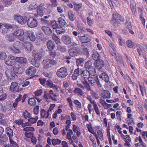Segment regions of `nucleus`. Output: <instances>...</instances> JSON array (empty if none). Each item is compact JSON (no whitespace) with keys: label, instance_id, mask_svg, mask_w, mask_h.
<instances>
[{"label":"nucleus","instance_id":"f257e3e1","mask_svg":"<svg viewBox=\"0 0 147 147\" xmlns=\"http://www.w3.org/2000/svg\"><path fill=\"white\" fill-rule=\"evenodd\" d=\"M56 74L60 78H64L68 74L67 69L65 67H62L57 70Z\"/></svg>","mask_w":147,"mask_h":147},{"label":"nucleus","instance_id":"f03ea898","mask_svg":"<svg viewBox=\"0 0 147 147\" xmlns=\"http://www.w3.org/2000/svg\"><path fill=\"white\" fill-rule=\"evenodd\" d=\"M23 44L20 42L16 41L13 44V49H12L13 53H20V49L23 48Z\"/></svg>","mask_w":147,"mask_h":147},{"label":"nucleus","instance_id":"7ed1b4c3","mask_svg":"<svg viewBox=\"0 0 147 147\" xmlns=\"http://www.w3.org/2000/svg\"><path fill=\"white\" fill-rule=\"evenodd\" d=\"M113 20H115V21L113 25L114 26H116L119 24L120 21L123 22L124 19L123 17L121 16L118 13H114L113 15Z\"/></svg>","mask_w":147,"mask_h":147},{"label":"nucleus","instance_id":"20e7f679","mask_svg":"<svg viewBox=\"0 0 147 147\" xmlns=\"http://www.w3.org/2000/svg\"><path fill=\"white\" fill-rule=\"evenodd\" d=\"M37 20L34 17H30L27 20L28 26L31 28L36 27L38 25Z\"/></svg>","mask_w":147,"mask_h":147},{"label":"nucleus","instance_id":"39448f33","mask_svg":"<svg viewBox=\"0 0 147 147\" xmlns=\"http://www.w3.org/2000/svg\"><path fill=\"white\" fill-rule=\"evenodd\" d=\"M16 58L17 61L20 64L18 65L23 67L28 66L27 61L26 58L23 57H17Z\"/></svg>","mask_w":147,"mask_h":147},{"label":"nucleus","instance_id":"423d86ee","mask_svg":"<svg viewBox=\"0 0 147 147\" xmlns=\"http://www.w3.org/2000/svg\"><path fill=\"white\" fill-rule=\"evenodd\" d=\"M16 62V60L14 57L10 56L5 60V63L8 66H12L14 65Z\"/></svg>","mask_w":147,"mask_h":147},{"label":"nucleus","instance_id":"0eeeda50","mask_svg":"<svg viewBox=\"0 0 147 147\" xmlns=\"http://www.w3.org/2000/svg\"><path fill=\"white\" fill-rule=\"evenodd\" d=\"M103 61L101 60L97 61L96 62L95 64V67L98 70L102 72L103 71V67L104 65Z\"/></svg>","mask_w":147,"mask_h":147},{"label":"nucleus","instance_id":"6e6552de","mask_svg":"<svg viewBox=\"0 0 147 147\" xmlns=\"http://www.w3.org/2000/svg\"><path fill=\"white\" fill-rule=\"evenodd\" d=\"M21 89H19L18 84L16 82L11 83L10 87V90L14 92H18L20 91Z\"/></svg>","mask_w":147,"mask_h":147},{"label":"nucleus","instance_id":"1a4fd4ad","mask_svg":"<svg viewBox=\"0 0 147 147\" xmlns=\"http://www.w3.org/2000/svg\"><path fill=\"white\" fill-rule=\"evenodd\" d=\"M45 4L41 3L37 7V13L40 16H42L44 14Z\"/></svg>","mask_w":147,"mask_h":147},{"label":"nucleus","instance_id":"9d476101","mask_svg":"<svg viewBox=\"0 0 147 147\" xmlns=\"http://www.w3.org/2000/svg\"><path fill=\"white\" fill-rule=\"evenodd\" d=\"M69 52L71 56L75 57L78 54H81L82 53V51H79L76 48H73L69 49Z\"/></svg>","mask_w":147,"mask_h":147},{"label":"nucleus","instance_id":"9b49d317","mask_svg":"<svg viewBox=\"0 0 147 147\" xmlns=\"http://www.w3.org/2000/svg\"><path fill=\"white\" fill-rule=\"evenodd\" d=\"M25 47V50L28 53H29L33 49L34 47L30 42H25L23 45Z\"/></svg>","mask_w":147,"mask_h":147},{"label":"nucleus","instance_id":"f8f14e48","mask_svg":"<svg viewBox=\"0 0 147 147\" xmlns=\"http://www.w3.org/2000/svg\"><path fill=\"white\" fill-rule=\"evenodd\" d=\"M36 71V69L34 67L30 66L26 71V73L28 75L32 76Z\"/></svg>","mask_w":147,"mask_h":147},{"label":"nucleus","instance_id":"ddd939ff","mask_svg":"<svg viewBox=\"0 0 147 147\" xmlns=\"http://www.w3.org/2000/svg\"><path fill=\"white\" fill-rule=\"evenodd\" d=\"M38 119V116H36V117H31L28 119V122L25 123L26 124H28L29 126H31L32 124L35 123Z\"/></svg>","mask_w":147,"mask_h":147},{"label":"nucleus","instance_id":"4468645a","mask_svg":"<svg viewBox=\"0 0 147 147\" xmlns=\"http://www.w3.org/2000/svg\"><path fill=\"white\" fill-rule=\"evenodd\" d=\"M41 29L46 35L49 36H50L51 35L52 31L49 27L45 26H42L41 28Z\"/></svg>","mask_w":147,"mask_h":147},{"label":"nucleus","instance_id":"2eb2a0df","mask_svg":"<svg viewBox=\"0 0 147 147\" xmlns=\"http://www.w3.org/2000/svg\"><path fill=\"white\" fill-rule=\"evenodd\" d=\"M46 45L49 51H52L55 47V44L54 42L51 40H49L47 43Z\"/></svg>","mask_w":147,"mask_h":147},{"label":"nucleus","instance_id":"dca6fc26","mask_svg":"<svg viewBox=\"0 0 147 147\" xmlns=\"http://www.w3.org/2000/svg\"><path fill=\"white\" fill-rule=\"evenodd\" d=\"M62 40L66 45H68L71 43V38L67 35L63 36L62 38Z\"/></svg>","mask_w":147,"mask_h":147},{"label":"nucleus","instance_id":"f3484780","mask_svg":"<svg viewBox=\"0 0 147 147\" xmlns=\"http://www.w3.org/2000/svg\"><path fill=\"white\" fill-rule=\"evenodd\" d=\"M14 18L15 20L21 24H23L24 23V19L20 15H14Z\"/></svg>","mask_w":147,"mask_h":147},{"label":"nucleus","instance_id":"a211bd4d","mask_svg":"<svg viewBox=\"0 0 147 147\" xmlns=\"http://www.w3.org/2000/svg\"><path fill=\"white\" fill-rule=\"evenodd\" d=\"M74 5L75 10L79 13H81L82 9V3H77L75 2L74 3Z\"/></svg>","mask_w":147,"mask_h":147},{"label":"nucleus","instance_id":"6ab92c4d","mask_svg":"<svg viewBox=\"0 0 147 147\" xmlns=\"http://www.w3.org/2000/svg\"><path fill=\"white\" fill-rule=\"evenodd\" d=\"M13 71L16 73L20 74L22 73L23 71L22 67L18 65L17 66L15 65L13 67Z\"/></svg>","mask_w":147,"mask_h":147},{"label":"nucleus","instance_id":"aec40b11","mask_svg":"<svg viewBox=\"0 0 147 147\" xmlns=\"http://www.w3.org/2000/svg\"><path fill=\"white\" fill-rule=\"evenodd\" d=\"M92 53V58L94 60L97 61L100 59V56L96 50H93Z\"/></svg>","mask_w":147,"mask_h":147},{"label":"nucleus","instance_id":"412c9836","mask_svg":"<svg viewBox=\"0 0 147 147\" xmlns=\"http://www.w3.org/2000/svg\"><path fill=\"white\" fill-rule=\"evenodd\" d=\"M14 36H17L19 38L24 35V31L22 30H18L13 33Z\"/></svg>","mask_w":147,"mask_h":147},{"label":"nucleus","instance_id":"4be33fe9","mask_svg":"<svg viewBox=\"0 0 147 147\" xmlns=\"http://www.w3.org/2000/svg\"><path fill=\"white\" fill-rule=\"evenodd\" d=\"M43 64L44 68H48L52 67L49 61V59H45L43 60Z\"/></svg>","mask_w":147,"mask_h":147},{"label":"nucleus","instance_id":"5701e85b","mask_svg":"<svg viewBox=\"0 0 147 147\" xmlns=\"http://www.w3.org/2000/svg\"><path fill=\"white\" fill-rule=\"evenodd\" d=\"M91 37L87 34H86L83 36V46L85 45L86 44H88L91 40Z\"/></svg>","mask_w":147,"mask_h":147},{"label":"nucleus","instance_id":"b1692460","mask_svg":"<svg viewBox=\"0 0 147 147\" xmlns=\"http://www.w3.org/2000/svg\"><path fill=\"white\" fill-rule=\"evenodd\" d=\"M58 22L59 23V25L61 27H64L66 24L65 20L63 18L61 17L59 18L58 19Z\"/></svg>","mask_w":147,"mask_h":147},{"label":"nucleus","instance_id":"393cba45","mask_svg":"<svg viewBox=\"0 0 147 147\" xmlns=\"http://www.w3.org/2000/svg\"><path fill=\"white\" fill-rule=\"evenodd\" d=\"M99 78H102L103 80L106 82H108L109 81V77L107 74L105 72H103L99 76Z\"/></svg>","mask_w":147,"mask_h":147},{"label":"nucleus","instance_id":"a878e982","mask_svg":"<svg viewBox=\"0 0 147 147\" xmlns=\"http://www.w3.org/2000/svg\"><path fill=\"white\" fill-rule=\"evenodd\" d=\"M13 33H10L6 35L5 38L6 40L10 42H13L14 40Z\"/></svg>","mask_w":147,"mask_h":147},{"label":"nucleus","instance_id":"bb28decb","mask_svg":"<svg viewBox=\"0 0 147 147\" xmlns=\"http://www.w3.org/2000/svg\"><path fill=\"white\" fill-rule=\"evenodd\" d=\"M110 93L107 90H104L102 91V96L104 98H109L110 97Z\"/></svg>","mask_w":147,"mask_h":147},{"label":"nucleus","instance_id":"cd10ccee","mask_svg":"<svg viewBox=\"0 0 147 147\" xmlns=\"http://www.w3.org/2000/svg\"><path fill=\"white\" fill-rule=\"evenodd\" d=\"M79 68L78 69H75L74 71L72 76V79L74 80H76L78 76L79 75Z\"/></svg>","mask_w":147,"mask_h":147},{"label":"nucleus","instance_id":"c85d7f7f","mask_svg":"<svg viewBox=\"0 0 147 147\" xmlns=\"http://www.w3.org/2000/svg\"><path fill=\"white\" fill-rule=\"evenodd\" d=\"M12 73L10 69H7L6 70L5 74L8 79H12Z\"/></svg>","mask_w":147,"mask_h":147},{"label":"nucleus","instance_id":"c756f323","mask_svg":"<svg viewBox=\"0 0 147 147\" xmlns=\"http://www.w3.org/2000/svg\"><path fill=\"white\" fill-rule=\"evenodd\" d=\"M68 15L69 19L71 21H74L75 20V17L73 11L70 10L68 12Z\"/></svg>","mask_w":147,"mask_h":147},{"label":"nucleus","instance_id":"7c9ffc66","mask_svg":"<svg viewBox=\"0 0 147 147\" xmlns=\"http://www.w3.org/2000/svg\"><path fill=\"white\" fill-rule=\"evenodd\" d=\"M46 84L49 87L54 88L56 90L57 88L55 85L53 84L52 82L49 80H47L46 82Z\"/></svg>","mask_w":147,"mask_h":147},{"label":"nucleus","instance_id":"2f4dec72","mask_svg":"<svg viewBox=\"0 0 147 147\" xmlns=\"http://www.w3.org/2000/svg\"><path fill=\"white\" fill-rule=\"evenodd\" d=\"M90 74V73L89 71L86 70H83V81L84 79L87 80L88 77H89Z\"/></svg>","mask_w":147,"mask_h":147},{"label":"nucleus","instance_id":"473e14b6","mask_svg":"<svg viewBox=\"0 0 147 147\" xmlns=\"http://www.w3.org/2000/svg\"><path fill=\"white\" fill-rule=\"evenodd\" d=\"M28 103L31 106H34L36 105V101L34 98H31L29 99Z\"/></svg>","mask_w":147,"mask_h":147},{"label":"nucleus","instance_id":"72a5a7b5","mask_svg":"<svg viewBox=\"0 0 147 147\" xmlns=\"http://www.w3.org/2000/svg\"><path fill=\"white\" fill-rule=\"evenodd\" d=\"M31 34V33H30V31H26L25 32V33H24V35H24L23 36V38L22 37L20 39V40H25V39H24V37H25L26 38H29Z\"/></svg>","mask_w":147,"mask_h":147},{"label":"nucleus","instance_id":"f704fd0d","mask_svg":"<svg viewBox=\"0 0 147 147\" xmlns=\"http://www.w3.org/2000/svg\"><path fill=\"white\" fill-rule=\"evenodd\" d=\"M72 34H73L74 35V36H77V35H78V37H80V42H81V43H83V42H82V41H83V36H81V33L80 32H79L78 33L77 32V31H74L73 32H72Z\"/></svg>","mask_w":147,"mask_h":147},{"label":"nucleus","instance_id":"c9c22d12","mask_svg":"<svg viewBox=\"0 0 147 147\" xmlns=\"http://www.w3.org/2000/svg\"><path fill=\"white\" fill-rule=\"evenodd\" d=\"M31 64L35 67L38 68L40 66V63L36 60L32 59L31 61Z\"/></svg>","mask_w":147,"mask_h":147},{"label":"nucleus","instance_id":"e433bc0d","mask_svg":"<svg viewBox=\"0 0 147 147\" xmlns=\"http://www.w3.org/2000/svg\"><path fill=\"white\" fill-rule=\"evenodd\" d=\"M52 38L56 44H58L60 42V39L58 37L54 34H53Z\"/></svg>","mask_w":147,"mask_h":147},{"label":"nucleus","instance_id":"4c0bfd02","mask_svg":"<svg viewBox=\"0 0 147 147\" xmlns=\"http://www.w3.org/2000/svg\"><path fill=\"white\" fill-rule=\"evenodd\" d=\"M43 56V53L39 52L34 56V59L35 60H40Z\"/></svg>","mask_w":147,"mask_h":147},{"label":"nucleus","instance_id":"58836bf2","mask_svg":"<svg viewBox=\"0 0 147 147\" xmlns=\"http://www.w3.org/2000/svg\"><path fill=\"white\" fill-rule=\"evenodd\" d=\"M56 31L57 33L58 34H60L61 33H63L65 32V30L63 27L59 26L57 28Z\"/></svg>","mask_w":147,"mask_h":147},{"label":"nucleus","instance_id":"ea45409f","mask_svg":"<svg viewBox=\"0 0 147 147\" xmlns=\"http://www.w3.org/2000/svg\"><path fill=\"white\" fill-rule=\"evenodd\" d=\"M90 74L92 76H95L96 74V71L95 68L92 67L89 71Z\"/></svg>","mask_w":147,"mask_h":147},{"label":"nucleus","instance_id":"a19ab883","mask_svg":"<svg viewBox=\"0 0 147 147\" xmlns=\"http://www.w3.org/2000/svg\"><path fill=\"white\" fill-rule=\"evenodd\" d=\"M83 84H84V88L88 90H91L90 85L88 82L87 81L86 79H84L83 81Z\"/></svg>","mask_w":147,"mask_h":147},{"label":"nucleus","instance_id":"79ce46f5","mask_svg":"<svg viewBox=\"0 0 147 147\" xmlns=\"http://www.w3.org/2000/svg\"><path fill=\"white\" fill-rule=\"evenodd\" d=\"M130 7L132 12H135L136 11V4L134 1H131L130 2Z\"/></svg>","mask_w":147,"mask_h":147},{"label":"nucleus","instance_id":"37998d69","mask_svg":"<svg viewBox=\"0 0 147 147\" xmlns=\"http://www.w3.org/2000/svg\"><path fill=\"white\" fill-rule=\"evenodd\" d=\"M24 131L28 132V131L33 132L34 131V129L33 127H26L23 129Z\"/></svg>","mask_w":147,"mask_h":147},{"label":"nucleus","instance_id":"c03bdc74","mask_svg":"<svg viewBox=\"0 0 147 147\" xmlns=\"http://www.w3.org/2000/svg\"><path fill=\"white\" fill-rule=\"evenodd\" d=\"M7 131L6 133L9 136V139H10V138L12 137V136H13V130L10 128H7Z\"/></svg>","mask_w":147,"mask_h":147},{"label":"nucleus","instance_id":"a18cd8bd","mask_svg":"<svg viewBox=\"0 0 147 147\" xmlns=\"http://www.w3.org/2000/svg\"><path fill=\"white\" fill-rule=\"evenodd\" d=\"M52 142L53 145L55 146L57 144H59L61 142V141L58 139H54L52 140Z\"/></svg>","mask_w":147,"mask_h":147},{"label":"nucleus","instance_id":"49530a36","mask_svg":"<svg viewBox=\"0 0 147 147\" xmlns=\"http://www.w3.org/2000/svg\"><path fill=\"white\" fill-rule=\"evenodd\" d=\"M114 56L116 58L118 63H123L122 58L121 56L119 55H114Z\"/></svg>","mask_w":147,"mask_h":147},{"label":"nucleus","instance_id":"de8ad7c7","mask_svg":"<svg viewBox=\"0 0 147 147\" xmlns=\"http://www.w3.org/2000/svg\"><path fill=\"white\" fill-rule=\"evenodd\" d=\"M95 78L93 77H88L87 79L89 82L92 85H94L96 82V78L95 77Z\"/></svg>","mask_w":147,"mask_h":147},{"label":"nucleus","instance_id":"09e8293b","mask_svg":"<svg viewBox=\"0 0 147 147\" xmlns=\"http://www.w3.org/2000/svg\"><path fill=\"white\" fill-rule=\"evenodd\" d=\"M126 43L128 47L129 48H133L134 47V44L131 40H128L126 41Z\"/></svg>","mask_w":147,"mask_h":147},{"label":"nucleus","instance_id":"8fccbe9b","mask_svg":"<svg viewBox=\"0 0 147 147\" xmlns=\"http://www.w3.org/2000/svg\"><path fill=\"white\" fill-rule=\"evenodd\" d=\"M57 49L61 52H64L66 51V49L64 46L59 45H58Z\"/></svg>","mask_w":147,"mask_h":147},{"label":"nucleus","instance_id":"3c124183","mask_svg":"<svg viewBox=\"0 0 147 147\" xmlns=\"http://www.w3.org/2000/svg\"><path fill=\"white\" fill-rule=\"evenodd\" d=\"M73 130L76 133L78 136H79L80 134V132L78 131V128L75 125H74L73 126Z\"/></svg>","mask_w":147,"mask_h":147},{"label":"nucleus","instance_id":"603ef678","mask_svg":"<svg viewBox=\"0 0 147 147\" xmlns=\"http://www.w3.org/2000/svg\"><path fill=\"white\" fill-rule=\"evenodd\" d=\"M51 95L49 94V92L46 91H44V97L45 98V99H51L52 98Z\"/></svg>","mask_w":147,"mask_h":147},{"label":"nucleus","instance_id":"864d4df0","mask_svg":"<svg viewBox=\"0 0 147 147\" xmlns=\"http://www.w3.org/2000/svg\"><path fill=\"white\" fill-rule=\"evenodd\" d=\"M7 56L6 53L4 52H0V59H5Z\"/></svg>","mask_w":147,"mask_h":147},{"label":"nucleus","instance_id":"5fc2aeb1","mask_svg":"<svg viewBox=\"0 0 147 147\" xmlns=\"http://www.w3.org/2000/svg\"><path fill=\"white\" fill-rule=\"evenodd\" d=\"M49 54L50 56L52 58H55L56 56H58L55 50L50 51Z\"/></svg>","mask_w":147,"mask_h":147},{"label":"nucleus","instance_id":"6e6d98bb","mask_svg":"<svg viewBox=\"0 0 147 147\" xmlns=\"http://www.w3.org/2000/svg\"><path fill=\"white\" fill-rule=\"evenodd\" d=\"M92 63L90 61H88L85 64V68L87 69H89L92 66Z\"/></svg>","mask_w":147,"mask_h":147},{"label":"nucleus","instance_id":"4d7b16f0","mask_svg":"<svg viewBox=\"0 0 147 147\" xmlns=\"http://www.w3.org/2000/svg\"><path fill=\"white\" fill-rule=\"evenodd\" d=\"M83 62V59L82 58H80L78 59H77L76 63L77 64L78 66H82L83 64L82 63Z\"/></svg>","mask_w":147,"mask_h":147},{"label":"nucleus","instance_id":"13d9d810","mask_svg":"<svg viewBox=\"0 0 147 147\" xmlns=\"http://www.w3.org/2000/svg\"><path fill=\"white\" fill-rule=\"evenodd\" d=\"M23 115L25 119H26L27 117L30 118L31 117L30 114L28 113L26 110L25 112H24Z\"/></svg>","mask_w":147,"mask_h":147},{"label":"nucleus","instance_id":"bf43d9fd","mask_svg":"<svg viewBox=\"0 0 147 147\" xmlns=\"http://www.w3.org/2000/svg\"><path fill=\"white\" fill-rule=\"evenodd\" d=\"M51 24L52 26V27L53 29H57V28H58V24L57 23V22L54 20L51 22Z\"/></svg>","mask_w":147,"mask_h":147},{"label":"nucleus","instance_id":"052dcab7","mask_svg":"<svg viewBox=\"0 0 147 147\" xmlns=\"http://www.w3.org/2000/svg\"><path fill=\"white\" fill-rule=\"evenodd\" d=\"M125 25L128 29H132V26L131 25V22L129 20H127V22L125 23Z\"/></svg>","mask_w":147,"mask_h":147},{"label":"nucleus","instance_id":"680f3d73","mask_svg":"<svg viewBox=\"0 0 147 147\" xmlns=\"http://www.w3.org/2000/svg\"><path fill=\"white\" fill-rule=\"evenodd\" d=\"M74 92L76 93L79 94L81 95H82L83 92L82 90L79 88H75Z\"/></svg>","mask_w":147,"mask_h":147},{"label":"nucleus","instance_id":"e2e57ef3","mask_svg":"<svg viewBox=\"0 0 147 147\" xmlns=\"http://www.w3.org/2000/svg\"><path fill=\"white\" fill-rule=\"evenodd\" d=\"M40 21L42 24L45 25L49 24L50 23L49 20H45L43 18H41Z\"/></svg>","mask_w":147,"mask_h":147},{"label":"nucleus","instance_id":"0e129e2a","mask_svg":"<svg viewBox=\"0 0 147 147\" xmlns=\"http://www.w3.org/2000/svg\"><path fill=\"white\" fill-rule=\"evenodd\" d=\"M83 55H86V58L89 56V51L87 48H83Z\"/></svg>","mask_w":147,"mask_h":147},{"label":"nucleus","instance_id":"69168bd1","mask_svg":"<svg viewBox=\"0 0 147 147\" xmlns=\"http://www.w3.org/2000/svg\"><path fill=\"white\" fill-rule=\"evenodd\" d=\"M33 132H26L25 133V135L27 138H30L32 137L33 136Z\"/></svg>","mask_w":147,"mask_h":147},{"label":"nucleus","instance_id":"338daca9","mask_svg":"<svg viewBox=\"0 0 147 147\" xmlns=\"http://www.w3.org/2000/svg\"><path fill=\"white\" fill-rule=\"evenodd\" d=\"M28 38L30 39L31 41H34L36 39V37L33 33L31 32V34Z\"/></svg>","mask_w":147,"mask_h":147},{"label":"nucleus","instance_id":"774afa93","mask_svg":"<svg viewBox=\"0 0 147 147\" xmlns=\"http://www.w3.org/2000/svg\"><path fill=\"white\" fill-rule=\"evenodd\" d=\"M87 22L88 24L90 26H91L94 23V20L93 19L89 18L88 17L87 18Z\"/></svg>","mask_w":147,"mask_h":147}]
</instances>
